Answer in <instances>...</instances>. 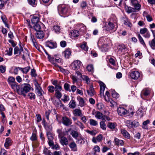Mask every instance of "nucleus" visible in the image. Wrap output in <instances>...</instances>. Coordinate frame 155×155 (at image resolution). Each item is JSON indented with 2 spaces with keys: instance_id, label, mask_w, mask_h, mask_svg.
<instances>
[{
  "instance_id": "nucleus-38",
  "label": "nucleus",
  "mask_w": 155,
  "mask_h": 155,
  "mask_svg": "<svg viewBox=\"0 0 155 155\" xmlns=\"http://www.w3.org/2000/svg\"><path fill=\"white\" fill-rule=\"evenodd\" d=\"M90 124L91 126H96L98 124L97 122L93 119H91L89 120Z\"/></svg>"
},
{
  "instance_id": "nucleus-22",
  "label": "nucleus",
  "mask_w": 155,
  "mask_h": 155,
  "mask_svg": "<svg viewBox=\"0 0 155 155\" xmlns=\"http://www.w3.org/2000/svg\"><path fill=\"white\" fill-rule=\"evenodd\" d=\"M60 137V141L61 144L63 145H67L68 144V140L67 138L65 137L62 136Z\"/></svg>"
},
{
  "instance_id": "nucleus-23",
  "label": "nucleus",
  "mask_w": 155,
  "mask_h": 155,
  "mask_svg": "<svg viewBox=\"0 0 155 155\" xmlns=\"http://www.w3.org/2000/svg\"><path fill=\"white\" fill-rule=\"evenodd\" d=\"M51 100L53 104L57 107H58L59 106L61 107L63 106V104H62L60 100H54L51 99Z\"/></svg>"
},
{
  "instance_id": "nucleus-2",
  "label": "nucleus",
  "mask_w": 155,
  "mask_h": 155,
  "mask_svg": "<svg viewBox=\"0 0 155 155\" xmlns=\"http://www.w3.org/2000/svg\"><path fill=\"white\" fill-rule=\"evenodd\" d=\"M52 84L54 85L55 92L60 91L62 90L61 82L58 81L57 80H54L52 82Z\"/></svg>"
},
{
  "instance_id": "nucleus-52",
  "label": "nucleus",
  "mask_w": 155,
  "mask_h": 155,
  "mask_svg": "<svg viewBox=\"0 0 155 155\" xmlns=\"http://www.w3.org/2000/svg\"><path fill=\"white\" fill-rule=\"evenodd\" d=\"M108 46L106 45H102L101 48V50L102 51L106 52L108 51Z\"/></svg>"
},
{
  "instance_id": "nucleus-9",
  "label": "nucleus",
  "mask_w": 155,
  "mask_h": 155,
  "mask_svg": "<svg viewBox=\"0 0 155 155\" xmlns=\"http://www.w3.org/2000/svg\"><path fill=\"white\" fill-rule=\"evenodd\" d=\"M98 83L100 86V94L102 96L104 95V91L106 87V86L103 82L100 81H99Z\"/></svg>"
},
{
  "instance_id": "nucleus-37",
  "label": "nucleus",
  "mask_w": 155,
  "mask_h": 155,
  "mask_svg": "<svg viewBox=\"0 0 155 155\" xmlns=\"http://www.w3.org/2000/svg\"><path fill=\"white\" fill-rule=\"evenodd\" d=\"M124 24L125 25H127L130 27H131L132 25L131 23L130 22L129 20L127 18L124 20Z\"/></svg>"
},
{
  "instance_id": "nucleus-17",
  "label": "nucleus",
  "mask_w": 155,
  "mask_h": 155,
  "mask_svg": "<svg viewBox=\"0 0 155 155\" xmlns=\"http://www.w3.org/2000/svg\"><path fill=\"white\" fill-rule=\"evenodd\" d=\"M35 35L37 38L38 39H41L44 37L45 34L43 31L39 30L37 31Z\"/></svg>"
},
{
  "instance_id": "nucleus-6",
  "label": "nucleus",
  "mask_w": 155,
  "mask_h": 155,
  "mask_svg": "<svg viewBox=\"0 0 155 155\" xmlns=\"http://www.w3.org/2000/svg\"><path fill=\"white\" fill-rule=\"evenodd\" d=\"M117 112L119 115L121 116L128 114V112L125 108L122 107H119L117 109Z\"/></svg>"
},
{
  "instance_id": "nucleus-60",
  "label": "nucleus",
  "mask_w": 155,
  "mask_h": 155,
  "mask_svg": "<svg viewBox=\"0 0 155 155\" xmlns=\"http://www.w3.org/2000/svg\"><path fill=\"white\" fill-rule=\"evenodd\" d=\"M55 95L57 98L58 99L62 97V94L60 91L55 92Z\"/></svg>"
},
{
  "instance_id": "nucleus-3",
  "label": "nucleus",
  "mask_w": 155,
  "mask_h": 155,
  "mask_svg": "<svg viewBox=\"0 0 155 155\" xmlns=\"http://www.w3.org/2000/svg\"><path fill=\"white\" fill-rule=\"evenodd\" d=\"M58 10L59 15L63 16L67 14L68 12V8L64 5H62L61 7L59 6L58 7Z\"/></svg>"
},
{
  "instance_id": "nucleus-25",
  "label": "nucleus",
  "mask_w": 155,
  "mask_h": 155,
  "mask_svg": "<svg viewBox=\"0 0 155 155\" xmlns=\"http://www.w3.org/2000/svg\"><path fill=\"white\" fill-rule=\"evenodd\" d=\"M12 88L14 90H16L17 92L18 91L20 85H18V84L16 82L10 84Z\"/></svg>"
},
{
  "instance_id": "nucleus-31",
  "label": "nucleus",
  "mask_w": 155,
  "mask_h": 155,
  "mask_svg": "<svg viewBox=\"0 0 155 155\" xmlns=\"http://www.w3.org/2000/svg\"><path fill=\"white\" fill-rule=\"evenodd\" d=\"M69 106L70 107L74 109L76 107V102L75 101L72 99L69 104Z\"/></svg>"
},
{
  "instance_id": "nucleus-55",
  "label": "nucleus",
  "mask_w": 155,
  "mask_h": 155,
  "mask_svg": "<svg viewBox=\"0 0 155 155\" xmlns=\"http://www.w3.org/2000/svg\"><path fill=\"white\" fill-rule=\"evenodd\" d=\"M28 96L29 97V98L31 100L32 99L35 100V94L33 92L29 93Z\"/></svg>"
},
{
  "instance_id": "nucleus-58",
  "label": "nucleus",
  "mask_w": 155,
  "mask_h": 155,
  "mask_svg": "<svg viewBox=\"0 0 155 155\" xmlns=\"http://www.w3.org/2000/svg\"><path fill=\"white\" fill-rule=\"evenodd\" d=\"M87 71L89 72H92L93 71V67L92 64L88 65L87 67Z\"/></svg>"
},
{
  "instance_id": "nucleus-30",
  "label": "nucleus",
  "mask_w": 155,
  "mask_h": 155,
  "mask_svg": "<svg viewBox=\"0 0 155 155\" xmlns=\"http://www.w3.org/2000/svg\"><path fill=\"white\" fill-rule=\"evenodd\" d=\"M28 4L33 7H35L37 5V0H28Z\"/></svg>"
},
{
  "instance_id": "nucleus-46",
  "label": "nucleus",
  "mask_w": 155,
  "mask_h": 155,
  "mask_svg": "<svg viewBox=\"0 0 155 155\" xmlns=\"http://www.w3.org/2000/svg\"><path fill=\"white\" fill-rule=\"evenodd\" d=\"M35 91H36L39 89L41 90V88L40 86V84L38 83V82L37 81H35Z\"/></svg>"
},
{
  "instance_id": "nucleus-5",
  "label": "nucleus",
  "mask_w": 155,
  "mask_h": 155,
  "mask_svg": "<svg viewBox=\"0 0 155 155\" xmlns=\"http://www.w3.org/2000/svg\"><path fill=\"white\" fill-rule=\"evenodd\" d=\"M27 21L28 22V26H29V28H34V29L36 31H39L41 29V27L39 24V23L32 24V25H30V21L29 20H27Z\"/></svg>"
},
{
  "instance_id": "nucleus-63",
  "label": "nucleus",
  "mask_w": 155,
  "mask_h": 155,
  "mask_svg": "<svg viewBox=\"0 0 155 155\" xmlns=\"http://www.w3.org/2000/svg\"><path fill=\"white\" fill-rule=\"evenodd\" d=\"M20 52V50L18 47H15L14 49V54H16Z\"/></svg>"
},
{
  "instance_id": "nucleus-57",
  "label": "nucleus",
  "mask_w": 155,
  "mask_h": 155,
  "mask_svg": "<svg viewBox=\"0 0 155 155\" xmlns=\"http://www.w3.org/2000/svg\"><path fill=\"white\" fill-rule=\"evenodd\" d=\"M86 29V27L85 26L81 24L80 26V28H79V31L81 32H84L85 31Z\"/></svg>"
},
{
  "instance_id": "nucleus-16",
  "label": "nucleus",
  "mask_w": 155,
  "mask_h": 155,
  "mask_svg": "<svg viewBox=\"0 0 155 155\" xmlns=\"http://www.w3.org/2000/svg\"><path fill=\"white\" fill-rule=\"evenodd\" d=\"M103 136L101 134H100L96 137H93L92 139V141L93 142L96 143L97 142H100L102 139Z\"/></svg>"
},
{
  "instance_id": "nucleus-15",
  "label": "nucleus",
  "mask_w": 155,
  "mask_h": 155,
  "mask_svg": "<svg viewBox=\"0 0 155 155\" xmlns=\"http://www.w3.org/2000/svg\"><path fill=\"white\" fill-rule=\"evenodd\" d=\"M71 50L69 48H67L64 51L62 52L63 54L66 58H69L71 55Z\"/></svg>"
},
{
  "instance_id": "nucleus-1",
  "label": "nucleus",
  "mask_w": 155,
  "mask_h": 155,
  "mask_svg": "<svg viewBox=\"0 0 155 155\" xmlns=\"http://www.w3.org/2000/svg\"><path fill=\"white\" fill-rule=\"evenodd\" d=\"M31 87L30 85L28 84H25L24 85H20L17 93L19 94L22 95L25 97L26 96V94L29 92Z\"/></svg>"
},
{
  "instance_id": "nucleus-56",
  "label": "nucleus",
  "mask_w": 155,
  "mask_h": 155,
  "mask_svg": "<svg viewBox=\"0 0 155 155\" xmlns=\"http://www.w3.org/2000/svg\"><path fill=\"white\" fill-rule=\"evenodd\" d=\"M96 106L99 110H101L104 107V105L101 103H99L97 104Z\"/></svg>"
},
{
  "instance_id": "nucleus-44",
  "label": "nucleus",
  "mask_w": 155,
  "mask_h": 155,
  "mask_svg": "<svg viewBox=\"0 0 155 155\" xmlns=\"http://www.w3.org/2000/svg\"><path fill=\"white\" fill-rule=\"evenodd\" d=\"M85 131L92 136L95 135L97 133V131L95 130L90 131L88 130H87Z\"/></svg>"
},
{
  "instance_id": "nucleus-29",
  "label": "nucleus",
  "mask_w": 155,
  "mask_h": 155,
  "mask_svg": "<svg viewBox=\"0 0 155 155\" xmlns=\"http://www.w3.org/2000/svg\"><path fill=\"white\" fill-rule=\"evenodd\" d=\"M125 8L127 10V12L128 13H130L132 12H136V11L135 9L132 7H129L128 6H125Z\"/></svg>"
},
{
  "instance_id": "nucleus-32",
  "label": "nucleus",
  "mask_w": 155,
  "mask_h": 155,
  "mask_svg": "<svg viewBox=\"0 0 155 155\" xmlns=\"http://www.w3.org/2000/svg\"><path fill=\"white\" fill-rule=\"evenodd\" d=\"M43 153L45 155H52L53 153L47 148H45L43 150Z\"/></svg>"
},
{
  "instance_id": "nucleus-26",
  "label": "nucleus",
  "mask_w": 155,
  "mask_h": 155,
  "mask_svg": "<svg viewBox=\"0 0 155 155\" xmlns=\"http://www.w3.org/2000/svg\"><path fill=\"white\" fill-rule=\"evenodd\" d=\"M71 36L74 38L77 37L79 36V31L78 30H73L71 32Z\"/></svg>"
},
{
  "instance_id": "nucleus-14",
  "label": "nucleus",
  "mask_w": 155,
  "mask_h": 155,
  "mask_svg": "<svg viewBox=\"0 0 155 155\" xmlns=\"http://www.w3.org/2000/svg\"><path fill=\"white\" fill-rule=\"evenodd\" d=\"M117 125V124L116 123L109 122L107 125V126L108 128L112 129V130L117 131V129L116 128Z\"/></svg>"
},
{
  "instance_id": "nucleus-19",
  "label": "nucleus",
  "mask_w": 155,
  "mask_h": 155,
  "mask_svg": "<svg viewBox=\"0 0 155 155\" xmlns=\"http://www.w3.org/2000/svg\"><path fill=\"white\" fill-rule=\"evenodd\" d=\"M121 132L122 134L125 138L128 139H130V135L126 130L124 129H122L121 130Z\"/></svg>"
},
{
  "instance_id": "nucleus-47",
  "label": "nucleus",
  "mask_w": 155,
  "mask_h": 155,
  "mask_svg": "<svg viewBox=\"0 0 155 155\" xmlns=\"http://www.w3.org/2000/svg\"><path fill=\"white\" fill-rule=\"evenodd\" d=\"M47 89L48 91L51 93L54 92L55 90L54 87L52 85L49 86Z\"/></svg>"
},
{
  "instance_id": "nucleus-39",
  "label": "nucleus",
  "mask_w": 155,
  "mask_h": 155,
  "mask_svg": "<svg viewBox=\"0 0 155 155\" xmlns=\"http://www.w3.org/2000/svg\"><path fill=\"white\" fill-rule=\"evenodd\" d=\"M150 123V121L149 120H146L144 121L143 123L142 128L143 129H147V125Z\"/></svg>"
},
{
  "instance_id": "nucleus-49",
  "label": "nucleus",
  "mask_w": 155,
  "mask_h": 155,
  "mask_svg": "<svg viewBox=\"0 0 155 155\" xmlns=\"http://www.w3.org/2000/svg\"><path fill=\"white\" fill-rule=\"evenodd\" d=\"M30 140L32 141H35L37 140V137L36 133H32V136L30 137Z\"/></svg>"
},
{
  "instance_id": "nucleus-4",
  "label": "nucleus",
  "mask_w": 155,
  "mask_h": 155,
  "mask_svg": "<svg viewBox=\"0 0 155 155\" xmlns=\"http://www.w3.org/2000/svg\"><path fill=\"white\" fill-rule=\"evenodd\" d=\"M61 121L63 124L66 126H69L72 123L71 119L66 116L62 117Z\"/></svg>"
},
{
  "instance_id": "nucleus-35",
  "label": "nucleus",
  "mask_w": 155,
  "mask_h": 155,
  "mask_svg": "<svg viewBox=\"0 0 155 155\" xmlns=\"http://www.w3.org/2000/svg\"><path fill=\"white\" fill-rule=\"evenodd\" d=\"M114 24L112 22L110 21L108 23V25L107 27L108 30H112L114 29Z\"/></svg>"
},
{
  "instance_id": "nucleus-62",
  "label": "nucleus",
  "mask_w": 155,
  "mask_h": 155,
  "mask_svg": "<svg viewBox=\"0 0 155 155\" xmlns=\"http://www.w3.org/2000/svg\"><path fill=\"white\" fill-rule=\"evenodd\" d=\"M147 31L148 30L146 28H144L140 29V33L141 34H144L147 32Z\"/></svg>"
},
{
  "instance_id": "nucleus-34",
  "label": "nucleus",
  "mask_w": 155,
  "mask_h": 155,
  "mask_svg": "<svg viewBox=\"0 0 155 155\" xmlns=\"http://www.w3.org/2000/svg\"><path fill=\"white\" fill-rule=\"evenodd\" d=\"M138 38V39L139 40V41L140 42V43L142 45L146 47V44L144 42V41L142 38L141 37V36H140V34H138L137 35Z\"/></svg>"
},
{
  "instance_id": "nucleus-21",
  "label": "nucleus",
  "mask_w": 155,
  "mask_h": 155,
  "mask_svg": "<svg viewBox=\"0 0 155 155\" xmlns=\"http://www.w3.org/2000/svg\"><path fill=\"white\" fill-rule=\"evenodd\" d=\"M74 114L76 116H82L81 111V110L78 109H75L73 111Z\"/></svg>"
},
{
  "instance_id": "nucleus-13",
  "label": "nucleus",
  "mask_w": 155,
  "mask_h": 155,
  "mask_svg": "<svg viewBox=\"0 0 155 155\" xmlns=\"http://www.w3.org/2000/svg\"><path fill=\"white\" fill-rule=\"evenodd\" d=\"M73 69L77 70L79 69L82 64L81 62L80 61H75L73 62Z\"/></svg>"
},
{
  "instance_id": "nucleus-27",
  "label": "nucleus",
  "mask_w": 155,
  "mask_h": 155,
  "mask_svg": "<svg viewBox=\"0 0 155 155\" xmlns=\"http://www.w3.org/2000/svg\"><path fill=\"white\" fill-rule=\"evenodd\" d=\"M114 141L115 144L118 146L119 145L122 146L124 144V142L123 140H119L117 138H115Z\"/></svg>"
},
{
  "instance_id": "nucleus-45",
  "label": "nucleus",
  "mask_w": 155,
  "mask_h": 155,
  "mask_svg": "<svg viewBox=\"0 0 155 155\" xmlns=\"http://www.w3.org/2000/svg\"><path fill=\"white\" fill-rule=\"evenodd\" d=\"M71 134L72 137L76 139H77V138L79 136V134L78 132L74 130L72 131Z\"/></svg>"
},
{
  "instance_id": "nucleus-28",
  "label": "nucleus",
  "mask_w": 155,
  "mask_h": 155,
  "mask_svg": "<svg viewBox=\"0 0 155 155\" xmlns=\"http://www.w3.org/2000/svg\"><path fill=\"white\" fill-rule=\"evenodd\" d=\"M52 144L51 145H49V146L51 147L52 149L53 150H58L60 149V147L58 144H54V142H52Z\"/></svg>"
},
{
  "instance_id": "nucleus-24",
  "label": "nucleus",
  "mask_w": 155,
  "mask_h": 155,
  "mask_svg": "<svg viewBox=\"0 0 155 155\" xmlns=\"http://www.w3.org/2000/svg\"><path fill=\"white\" fill-rule=\"evenodd\" d=\"M77 99L79 102V105L81 107H83L85 105V101L84 99L80 96L77 97Z\"/></svg>"
},
{
  "instance_id": "nucleus-51",
  "label": "nucleus",
  "mask_w": 155,
  "mask_h": 155,
  "mask_svg": "<svg viewBox=\"0 0 155 155\" xmlns=\"http://www.w3.org/2000/svg\"><path fill=\"white\" fill-rule=\"evenodd\" d=\"M48 58L49 59V61L51 62L52 63H53L54 64L55 66H57V64H56L55 63H54V59L53 57H52L50 55H48Z\"/></svg>"
},
{
  "instance_id": "nucleus-7",
  "label": "nucleus",
  "mask_w": 155,
  "mask_h": 155,
  "mask_svg": "<svg viewBox=\"0 0 155 155\" xmlns=\"http://www.w3.org/2000/svg\"><path fill=\"white\" fill-rule=\"evenodd\" d=\"M46 135L48 137V145L52 144V142H53V140L54 139V135L51 132H46Z\"/></svg>"
},
{
  "instance_id": "nucleus-36",
  "label": "nucleus",
  "mask_w": 155,
  "mask_h": 155,
  "mask_svg": "<svg viewBox=\"0 0 155 155\" xmlns=\"http://www.w3.org/2000/svg\"><path fill=\"white\" fill-rule=\"evenodd\" d=\"M8 81L10 85L15 82V78L14 77L12 76H10L8 77Z\"/></svg>"
},
{
  "instance_id": "nucleus-64",
  "label": "nucleus",
  "mask_w": 155,
  "mask_h": 155,
  "mask_svg": "<svg viewBox=\"0 0 155 155\" xmlns=\"http://www.w3.org/2000/svg\"><path fill=\"white\" fill-rule=\"evenodd\" d=\"M149 44L151 47H155V38L152 40L151 43L150 41H149Z\"/></svg>"
},
{
  "instance_id": "nucleus-61",
  "label": "nucleus",
  "mask_w": 155,
  "mask_h": 155,
  "mask_svg": "<svg viewBox=\"0 0 155 155\" xmlns=\"http://www.w3.org/2000/svg\"><path fill=\"white\" fill-rule=\"evenodd\" d=\"M36 121L37 123L40 122L42 120L41 116L40 114H37L36 116Z\"/></svg>"
},
{
  "instance_id": "nucleus-12",
  "label": "nucleus",
  "mask_w": 155,
  "mask_h": 155,
  "mask_svg": "<svg viewBox=\"0 0 155 155\" xmlns=\"http://www.w3.org/2000/svg\"><path fill=\"white\" fill-rule=\"evenodd\" d=\"M32 24L39 23V15L38 14L34 15L31 19Z\"/></svg>"
},
{
  "instance_id": "nucleus-48",
  "label": "nucleus",
  "mask_w": 155,
  "mask_h": 155,
  "mask_svg": "<svg viewBox=\"0 0 155 155\" xmlns=\"http://www.w3.org/2000/svg\"><path fill=\"white\" fill-rule=\"evenodd\" d=\"M103 114L100 112L98 111L97 112L95 117L98 119H101L103 117Z\"/></svg>"
},
{
  "instance_id": "nucleus-42",
  "label": "nucleus",
  "mask_w": 155,
  "mask_h": 155,
  "mask_svg": "<svg viewBox=\"0 0 155 155\" xmlns=\"http://www.w3.org/2000/svg\"><path fill=\"white\" fill-rule=\"evenodd\" d=\"M101 128L103 130H105L106 129L107 126L105 122L104 121H101L100 123Z\"/></svg>"
},
{
  "instance_id": "nucleus-54",
  "label": "nucleus",
  "mask_w": 155,
  "mask_h": 155,
  "mask_svg": "<svg viewBox=\"0 0 155 155\" xmlns=\"http://www.w3.org/2000/svg\"><path fill=\"white\" fill-rule=\"evenodd\" d=\"M76 124L82 130L84 128V127L83 124L80 121H78L76 123Z\"/></svg>"
},
{
  "instance_id": "nucleus-40",
  "label": "nucleus",
  "mask_w": 155,
  "mask_h": 155,
  "mask_svg": "<svg viewBox=\"0 0 155 155\" xmlns=\"http://www.w3.org/2000/svg\"><path fill=\"white\" fill-rule=\"evenodd\" d=\"M45 129L46 130V132H51L52 130V127L51 125H48V124L44 127Z\"/></svg>"
},
{
  "instance_id": "nucleus-59",
  "label": "nucleus",
  "mask_w": 155,
  "mask_h": 155,
  "mask_svg": "<svg viewBox=\"0 0 155 155\" xmlns=\"http://www.w3.org/2000/svg\"><path fill=\"white\" fill-rule=\"evenodd\" d=\"M80 47L85 51L88 50V47L86 45V43L85 42V43L82 44L80 46Z\"/></svg>"
},
{
  "instance_id": "nucleus-11",
  "label": "nucleus",
  "mask_w": 155,
  "mask_h": 155,
  "mask_svg": "<svg viewBox=\"0 0 155 155\" xmlns=\"http://www.w3.org/2000/svg\"><path fill=\"white\" fill-rule=\"evenodd\" d=\"M46 44L47 46L51 49L56 48L57 47L56 43L51 41H47L46 43Z\"/></svg>"
},
{
  "instance_id": "nucleus-53",
  "label": "nucleus",
  "mask_w": 155,
  "mask_h": 155,
  "mask_svg": "<svg viewBox=\"0 0 155 155\" xmlns=\"http://www.w3.org/2000/svg\"><path fill=\"white\" fill-rule=\"evenodd\" d=\"M87 6V4L85 1H83L80 4V7L83 9H84Z\"/></svg>"
},
{
  "instance_id": "nucleus-10",
  "label": "nucleus",
  "mask_w": 155,
  "mask_h": 155,
  "mask_svg": "<svg viewBox=\"0 0 155 155\" xmlns=\"http://www.w3.org/2000/svg\"><path fill=\"white\" fill-rule=\"evenodd\" d=\"M131 77L135 80L137 79L140 77V73L138 71H132L130 75Z\"/></svg>"
},
{
  "instance_id": "nucleus-41",
  "label": "nucleus",
  "mask_w": 155,
  "mask_h": 155,
  "mask_svg": "<svg viewBox=\"0 0 155 155\" xmlns=\"http://www.w3.org/2000/svg\"><path fill=\"white\" fill-rule=\"evenodd\" d=\"M70 85L67 83H65L64 85V88L65 90L67 91L70 92L71 90L70 89Z\"/></svg>"
},
{
  "instance_id": "nucleus-20",
  "label": "nucleus",
  "mask_w": 155,
  "mask_h": 155,
  "mask_svg": "<svg viewBox=\"0 0 155 155\" xmlns=\"http://www.w3.org/2000/svg\"><path fill=\"white\" fill-rule=\"evenodd\" d=\"M12 140L9 137L5 139V141L4 143L5 147L8 149V147L11 145Z\"/></svg>"
},
{
  "instance_id": "nucleus-33",
  "label": "nucleus",
  "mask_w": 155,
  "mask_h": 155,
  "mask_svg": "<svg viewBox=\"0 0 155 155\" xmlns=\"http://www.w3.org/2000/svg\"><path fill=\"white\" fill-rule=\"evenodd\" d=\"M142 93L144 96H146L150 94V91L147 89H144L142 90Z\"/></svg>"
},
{
  "instance_id": "nucleus-8",
  "label": "nucleus",
  "mask_w": 155,
  "mask_h": 155,
  "mask_svg": "<svg viewBox=\"0 0 155 155\" xmlns=\"http://www.w3.org/2000/svg\"><path fill=\"white\" fill-rule=\"evenodd\" d=\"M118 49L120 51L124 54L127 52L128 51V48L124 45L123 44L119 45L118 46Z\"/></svg>"
},
{
  "instance_id": "nucleus-50",
  "label": "nucleus",
  "mask_w": 155,
  "mask_h": 155,
  "mask_svg": "<svg viewBox=\"0 0 155 155\" xmlns=\"http://www.w3.org/2000/svg\"><path fill=\"white\" fill-rule=\"evenodd\" d=\"M112 96L113 98H117L119 97V95L114 90L112 91Z\"/></svg>"
},
{
  "instance_id": "nucleus-18",
  "label": "nucleus",
  "mask_w": 155,
  "mask_h": 155,
  "mask_svg": "<svg viewBox=\"0 0 155 155\" xmlns=\"http://www.w3.org/2000/svg\"><path fill=\"white\" fill-rule=\"evenodd\" d=\"M69 146L71 149V150L73 151H77V147L76 144L74 142L70 143Z\"/></svg>"
},
{
  "instance_id": "nucleus-43",
  "label": "nucleus",
  "mask_w": 155,
  "mask_h": 155,
  "mask_svg": "<svg viewBox=\"0 0 155 155\" xmlns=\"http://www.w3.org/2000/svg\"><path fill=\"white\" fill-rule=\"evenodd\" d=\"M53 29L56 33H59L60 31V27L58 25H55L53 27Z\"/></svg>"
}]
</instances>
